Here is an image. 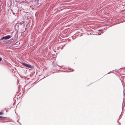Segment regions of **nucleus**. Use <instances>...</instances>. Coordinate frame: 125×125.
Segmentation results:
<instances>
[{
  "label": "nucleus",
  "instance_id": "nucleus-1",
  "mask_svg": "<svg viewBox=\"0 0 125 125\" xmlns=\"http://www.w3.org/2000/svg\"><path fill=\"white\" fill-rule=\"evenodd\" d=\"M21 63L24 66L26 67L31 69H32L33 68V67L29 64H28L23 62H21Z\"/></svg>",
  "mask_w": 125,
  "mask_h": 125
},
{
  "label": "nucleus",
  "instance_id": "nucleus-2",
  "mask_svg": "<svg viewBox=\"0 0 125 125\" xmlns=\"http://www.w3.org/2000/svg\"><path fill=\"white\" fill-rule=\"evenodd\" d=\"M11 37V36L9 35H8L6 36L3 37L1 38V40L5 39L7 40L10 38Z\"/></svg>",
  "mask_w": 125,
  "mask_h": 125
},
{
  "label": "nucleus",
  "instance_id": "nucleus-3",
  "mask_svg": "<svg viewBox=\"0 0 125 125\" xmlns=\"http://www.w3.org/2000/svg\"><path fill=\"white\" fill-rule=\"evenodd\" d=\"M3 114V113L2 112H0V115H2Z\"/></svg>",
  "mask_w": 125,
  "mask_h": 125
},
{
  "label": "nucleus",
  "instance_id": "nucleus-4",
  "mask_svg": "<svg viewBox=\"0 0 125 125\" xmlns=\"http://www.w3.org/2000/svg\"><path fill=\"white\" fill-rule=\"evenodd\" d=\"M3 117L1 116H0V119H3Z\"/></svg>",
  "mask_w": 125,
  "mask_h": 125
},
{
  "label": "nucleus",
  "instance_id": "nucleus-5",
  "mask_svg": "<svg viewBox=\"0 0 125 125\" xmlns=\"http://www.w3.org/2000/svg\"><path fill=\"white\" fill-rule=\"evenodd\" d=\"M2 60V59L0 57V62Z\"/></svg>",
  "mask_w": 125,
  "mask_h": 125
}]
</instances>
